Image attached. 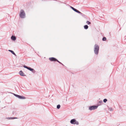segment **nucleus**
I'll return each instance as SVG.
<instances>
[{"label":"nucleus","mask_w":126,"mask_h":126,"mask_svg":"<svg viewBox=\"0 0 126 126\" xmlns=\"http://www.w3.org/2000/svg\"><path fill=\"white\" fill-rule=\"evenodd\" d=\"M99 49V47L98 45L95 44L94 46V53L96 55L98 54Z\"/></svg>","instance_id":"obj_1"},{"label":"nucleus","mask_w":126,"mask_h":126,"mask_svg":"<svg viewBox=\"0 0 126 126\" xmlns=\"http://www.w3.org/2000/svg\"><path fill=\"white\" fill-rule=\"evenodd\" d=\"M19 16L20 17L22 18H24L25 17V14L23 10H21L20 12Z\"/></svg>","instance_id":"obj_2"},{"label":"nucleus","mask_w":126,"mask_h":126,"mask_svg":"<svg viewBox=\"0 0 126 126\" xmlns=\"http://www.w3.org/2000/svg\"><path fill=\"white\" fill-rule=\"evenodd\" d=\"M70 122L71 124L74 125L76 124L78 125L79 124L78 122L76 120L74 119L71 120L70 121Z\"/></svg>","instance_id":"obj_3"},{"label":"nucleus","mask_w":126,"mask_h":126,"mask_svg":"<svg viewBox=\"0 0 126 126\" xmlns=\"http://www.w3.org/2000/svg\"><path fill=\"white\" fill-rule=\"evenodd\" d=\"M16 97L18 98H19L21 99H25L26 98L25 97L23 96H21L19 95L15 94H13Z\"/></svg>","instance_id":"obj_4"},{"label":"nucleus","mask_w":126,"mask_h":126,"mask_svg":"<svg viewBox=\"0 0 126 126\" xmlns=\"http://www.w3.org/2000/svg\"><path fill=\"white\" fill-rule=\"evenodd\" d=\"M98 107V106H93L89 107V110H94L97 109Z\"/></svg>","instance_id":"obj_5"},{"label":"nucleus","mask_w":126,"mask_h":126,"mask_svg":"<svg viewBox=\"0 0 126 126\" xmlns=\"http://www.w3.org/2000/svg\"><path fill=\"white\" fill-rule=\"evenodd\" d=\"M49 59L51 61H56L57 59L55 58L51 57L49 58Z\"/></svg>","instance_id":"obj_6"},{"label":"nucleus","mask_w":126,"mask_h":126,"mask_svg":"<svg viewBox=\"0 0 126 126\" xmlns=\"http://www.w3.org/2000/svg\"><path fill=\"white\" fill-rule=\"evenodd\" d=\"M19 74L21 76H25L26 75L22 71H20L19 72Z\"/></svg>","instance_id":"obj_7"},{"label":"nucleus","mask_w":126,"mask_h":126,"mask_svg":"<svg viewBox=\"0 0 126 126\" xmlns=\"http://www.w3.org/2000/svg\"><path fill=\"white\" fill-rule=\"evenodd\" d=\"M28 69L32 71L33 73H34L35 72V71L32 68L30 67H29Z\"/></svg>","instance_id":"obj_8"},{"label":"nucleus","mask_w":126,"mask_h":126,"mask_svg":"<svg viewBox=\"0 0 126 126\" xmlns=\"http://www.w3.org/2000/svg\"><path fill=\"white\" fill-rule=\"evenodd\" d=\"M103 104V102L102 100H100L99 101L97 104V106H99Z\"/></svg>","instance_id":"obj_9"},{"label":"nucleus","mask_w":126,"mask_h":126,"mask_svg":"<svg viewBox=\"0 0 126 126\" xmlns=\"http://www.w3.org/2000/svg\"><path fill=\"white\" fill-rule=\"evenodd\" d=\"M11 39L13 41H15L16 40V38L15 36H12L11 37Z\"/></svg>","instance_id":"obj_10"},{"label":"nucleus","mask_w":126,"mask_h":126,"mask_svg":"<svg viewBox=\"0 0 126 126\" xmlns=\"http://www.w3.org/2000/svg\"><path fill=\"white\" fill-rule=\"evenodd\" d=\"M8 51H9L11 52V53L12 54H13V55H14L15 56H16V54L13 51L11 50H8Z\"/></svg>","instance_id":"obj_11"},{"label":"nucleus","mask_w":126,"mask_h":126,"mask_svg":"<svg viewBox=\"0 0 126 126\" xmlns=\"http://www.w3.org/2000/svg\"><path fill=\"white\" fill-rule=\"evenodd\" d=\"M84 28L85 29H87L88 28V26L87 25H86L84 26Z\"/></svg>","instance_id":"obj_12"},{"label":"nucleus","mask_w":126,"mask_h":126,"mask_svg":"<svg viewBox=\"0 0 126 126\" xmlns=\"http://www.w3.org/2000/svg\"><path fill=\"white\" fill-rule=\"evenodd\" d=\"M108 108L109 110L110 111H112L113 110L112 108L111 107H109L108 106Z\"/></svg>","instance_id":"obj_13"},{"label":"nucleus","mask_w":126,"mask_h":126,"mask_svg":"<svg viewBox=\"0 0 126 126\" xmlns=\"http://www.w3.org/2000/svg\"><path fill=\"white\" fill-rule=\"evenodd\" d=\"M61 106L60 105H58L57 106V108L58 109H59L60 108Z\"/></svg>","instance_id":"obj_14"},{"label":"nucleus","mask_w":126,"mask_h":126,"mask_svg":"<svg viewBox=\"0 0 126 126\" xmlns=\"http://www.w3.org/2000/svg\"><path fill=\"white\" fill-rule=\"evenodd\" d=\"M103 102L104 103H106L107 101V100L106 98L104 99L103 100Z\"/></svg>","instance_id":"obj_15"},{"label":"nucleus","mask_w":126,"mask_h":126,"mask_svg":"<svg viewBox=\"0 0 126 126\" xmlns=\"http://www.w3.org/2000/svg\"><path fill=\"white\" fill-rule=\"evenodd\" d=\"M106 38L105 37H103L102 38V40L103 41H105L106 40Z\"/></svg>","instance_id":"obj_16"},{"label":"nucleus","mask_w":126,"mask_h":126,"mask_svg":"<svg viewBox=\"0 0 126 126\" xmlns=\"http://www.w3.org/2000/svg\"><path fill=\"white\" fill-rule=\"evenodd\" d=\"M86 23L88 25H89L91 24V23L89 21H87Z\"/></svg>","instance_id":"obj_17"},{"label":"nucleus","mask_w":126,"mask_h":126,"mask_svg":"<svg viewBox=\"0 0 126 126\" xmlns=\"http://www.w3.org/2000/svg\"><path fill=\"white\" fill-rule=\"evenodd\" d=\"M23 67L25 68H27V69H28V68L29 67H28V66L25 65H24L23 66Z\"/></svg>","instance_id":"obj_18"},{"label":"nucleus","mask_w":126,"mask_h":126,"mask_svg":"<svg viewBox=\"0 0 126 126\" xmlns=\"http://www.w3.org/2000/svg\"><path fill=\"white\" fill-rule=\"evenodd\" d=\"M76 12L78 13L79 14H81V12H80V11H78V10H77Z\"/></svg>","instance_id":"obj_19"},{"label":"nucleus","mask_w":126,"mask_h":126,"mask_svg":"<svg viewBox=\"0 0 126 126\" xmlns=\"http://www.w3.org/2000/svg\"><path fill=\"white\" fill-rule=\"evenodd\" d=\"M77 9H76L75 8L73 10L76 12H77Z\"/></svg>","instance_id":"obj_20"},{"label":"nucleus","mask_w":126,"mask_h":126,"mask_svg":"<svg viewBox=\"0 0 126 126\" xmlns=\"http://www.w3.org/2000/svg\"><path fill=\"white\" fill-rule=\"evenodd\" d=\"M70 7L73 10L74 9V7H73L71 6H70Z\"/></svg>","instance_id":"obj_21"},{"label":"nucleus","mask_w":126,"mask_h":126,"mask_svg":"<svg viewBox=\"0 0 126 126\" xmlns=\"http://www.w3.org/2000/svg\"><path fill=\"white\" fill-rule=\"evenodd\" d=\"M9 119H13V117H11L9 118Z\"/></svg>","instance_id":"obj_22"},{"label":"nucleus","mask_w":126,"mask_h":126,"mask_svg":"<svg viewBox=\"0 0 126 126\" xmlns=\"http://www.w3.org/2000/svg\"><path fill=\"white\" fill-rule=\"evenodd\" d=\"M56 61H57L59 63H61L59 61L57 60Z\"/></svg>","instance_id":"obj_23"},{"label":"nucleus","mask_w":126,"mask_h":126,"mask_svg":"<svg viewBox=\"0 0 126 126\" xmlns=\"http://www.w3.org/2000/svg\"><path fill=\"white\" fill-rule=\"evenodd\" d=\"M13 119H17V118L16 117H13Z\"/></svg>","instance_id":"obj_24"},{"label":"nucleus","mask_w":126,"mask_h":126,"mask_svg":"<svg viewBox=\"0 0 126 126\" xmlns=\"http://www.w3.org/2000/svg\"><path fill=\"white\" fill-rule=\"evenodd\" d=\"M60 63L61 64H62L63 65L62 63Z\"/></svg>","instance_id":"obj_25"}]
</instances>
